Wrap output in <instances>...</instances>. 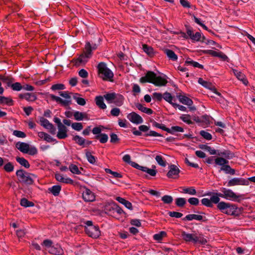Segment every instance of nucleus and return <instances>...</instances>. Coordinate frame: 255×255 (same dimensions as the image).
Wrapping results in <instances>:
<instances>
[{
  "mask_svg": "<svg viewBox=\"0 0 255 255\" xmlns=\"http://www.w3.org/2000/svg\"><path fill=\"white\" fill-rule=\"evenodd\" d=\"M139 81L142 83L148 82L157 86H164L167 83L166 79L161 76H157L156 74L152 71H148L145 76L142 77Z\"/></svg>",
  "mask_w": 255,
  "mask_h": 255,
  "instance_id": "nucleus-1",
  "label": "nucleus"
},
{
  "mask_svg": "<svg viewBox=\"0 0 255 255\" xmlns=\"http://www.w3.org/2000/svg\"><path fill=\"white\" fill-rule=\"evenodd\" d=\"M181 237L184 241L187 242H192L194 244L205 245L207 241L203 235L195 232L187 233L184 231L181 233Z\"/></svg>",
  "mask_w": 255,
  "mask_h": 255,
  "instance_id": "nucleus-2",
  "label": "nucleus"
},
{
  "mask_svg": "<svg viewBox=\"0 0 255 255\" xmlns=\"http://www.w3.org/2000/svg\"><path fill=\"white\" fill-rule=\"evenodd\" d=\"M16 175L19 182L25 184H32L34 179L36 178L35 175L27 172L22 169L17 170L16 172Z\"/></svg>",
  "mask_w": 255,
  "mask_h": 255,
  "instance_id": "nucleus-3",
  "label": "nucleus"
},
{
  "mask_svg": "<svg viewBox=\"0 0 255 255\" xmlns=\"http://www.w3.org/2000/svg\"><path fill=\"white\" fill-rule=\"evenodd\" d=\"M104 98L108 103H114L118 107L122 106L124 103V97L122 95L115 93H107L104 95Z\"/></svg>",
  "mask_w": 255,
  "mask_h": 255,
  "instance_id": "nucleus-4",
  "label": "nucleus"
},
{
  "mask_svg": "<svg viewBox=\"0 0 255 255\" xmlns=\"http://www.w3.org/2000/svg\"><path fill=\"white\" fill-rule=\"evenodd\" d=\"M98 69L101 77L104 80L112 81L114 76L112 71L107 67L106 63H100L98 65Z\"/></svg>",
  "mask_w": 255,
  "mask_h": 255,
  "instance_id": "nucleus-5",
  "label": "nucleus"
},
{
  "mask_svg": "<svg viewBox=\"0 0 255 255\" xmlns=\"http://www.w3.org/2000/svg\"><path fill=\"white\" fill-rule=\"evenodd\" d=\"M217 207L223 213L227 215L233 214L236 209L235 205L225 202H219L218 204Z\"/></svg>",
  "mask_w": 255,
  "mask_h": 255,
  "instance_id": "nucleus-6",
  "label": "nucleus"
},
{
  "mask_svg": "<svg viewBox=\"0 0 255 255\" xmlns=\"http://www.w3.org/2000/svg\"><path fill=\"white\" fill-rule=\"evenodd\" d=\"M88 45L85 47L83 53L81 54L79 57L75 60V64L76 66H79L81 64H85L87 62L88 60L91 57L92 55L90 54L88 50Z\"/></svg>",
  "mask_w": 255,
  "mask_h": 255,
  "instance_id": "nucleus-7",
  "label": "nucleus"
},
{
  "mask_svg": "<svg viewBox=\"0 0 255 255\" xmlns=\"http://www.w3.org/2000/svg\"><path fill=\"white\" fill-rule=\"evenodd\" d=\"M249 182L248 180L243 178H233L228 182L227 186L229 187L236 185H248Z\"/></svg>",
  "mask_w": 255,
  "mask_h": 255,
  "instance_id": "nucleus-8",
  "label": "nucleus"
},
{
  "mask_svg": "<svg viewBox=\"0 0 255 255\" xmlns=\"http://www.w3.org/2000/svg\"><path fill=\"white\" fill-rule=\"evenodd\" d=\"M225 199L233 201H239L241 196L236 194L232 190L224 188Z\"/></svg>",
  "mask_w": 255,
  "mask_h": 255,
  "instance_id": "nucleus-9",
  "label": "nucleus"
},
{
  "mask_svg": "<svg viewBox=\"0 0 255 255\" xmlns=\"http://www.w3.org/2000/svg\"><path fill=\"white\" fill-rule=\"evenodd\" d=\"M85 232L89 236L93 238H97L100 235V231L97 226L86 227Z\"/></svg>",
  "mask_w": 255,
  "mask_h": 255,
  "instance_id": "nucleus-10",
  "label": "nucleus"
},
{
  "mask_svg": "<svg viewBox=\"0 0 255 255\" xmlns=\"http://www.w3.org/2000/svg\"><path fill=\"white\" fill-rule=\"evenodd\" d=\"M177 98L180 103L188 106V108L190 111H194L196 110V108L194 106H192L193 102L191 99L186 96L181 95H178Z\"/></svg>",
  "mask_w": 255,
  "mask_h": 255,
  "instance_id": "nucleus-11",
  "label": "nucleus"
},
{
  "mask_svg": "<svg viewBox=\"0 0 255 255\" xmlns=\"http://www.w3.org/2000/svg\"><path fill=\"white\" fill-rule=\"evenodd\" d=\"M127 118L132 123L139 124L143 123V119L141 116L135 112L129 113L127 116Z\"/></svg>",
  "mask_w": 255,
  "mask_h": 255,
  "instance_id": "nucleus-12",
  "label": "nucleus"
},
{
  "mask_svg": "<svg viewBox=\"0 0 255 255\" xmlns=\"http://www.w3.org/2000/svg\"><path fill=\"white\" fill-rule=\"evenodd\" d=\"M40 123L42 127L47 129H49L52 134L55 133L56 128H54V126L49 122L48 120L44 118H41L40 119Z\"/></svg>",
  "mask_w": 255,
  "mask_h": 255,
  "instance_id": "nucleus-13",
  "label": "nucleus"
},
{
  "mask_svg": "<svg viewBox=\"0 0 255 255\" xmlns=\"http://www.w3.org/2000/svg\"><path fill=\"white\" fill-rule=\"evenodd\" d=\"M82 197L85 202H93L95 200L94 193L90 189L86 188L83 192Z\"/></svg>",
  "mask_w": 255,
  "mask_h": 255,
  "instance_id": "nucleus-14",
  "label": "nucleus"
},
{
  "mask_svg": "<svg viewBox=\"0 0 255 255\" xmlns=\"http://www.w3.org/2000/svg\"><path fill=\"white\" fill-rule=\"evenodd\" d=\"M169 170L167 174L169 178H176L178 176L180 170L177 166L174 164H171L169 166Z\"/></svg>",
  "mask_w": 255,
  "mask_h": 255,
  "instance_id": "nucleus-15",
  "label": "nucleus"
},
{
  "mask_svg": "<svg viewBox=\"0 0 255 255\" xmlns=\"http://www.w3.org/2000/svg\"><path fill=\"white\" fill-rule=\"evenodd\" d=\"M187 33L189 37L193 41H199L201 38V33L199 32H196L194 33L192 29L189 27L187 28Z\"/></svg>",
  "mask_w": 255,
  "mask_h": 255,
  "instance_id": "nucleus-16",
  "label": "nucleus"
},
{
  "mask_svg": "<svg viewBox=\"0 0 255 255\" xmlns=\"http://www.w3.org/2000/svg\"><path fill=\"white\" fill-rule=\"evenodd\" d=\"M58 131L57 136L59 139H64L67 136V129L64 125H60L58 126Z\"/></svg>",
  "mask_w": 255,
  "mask_h": 255,
  "instance_id": "nucleus-17",
  "label": "nucleus"
},
{
  "mask_svg": "<svg viewBox=\"0 0 255 255\" xmlns=\"http://www.w3.org/2000/svg\"><path fill=\"white\" fill-rule=\"evenodd\" d=\"M16 147L21 152L27 153L29 151V145L28 143L23 142H18L16 143Z\"/></svg>",
  "mask_w": 255,
  "mask_h": 255,
  "instance_id": "nucleus-18",
  "label": "nucleus"
},
{
  "mask_svg": "<svg viewBox=\"0 0 255 255\" xmlns=\"http://www.w3.org/2000/svg\"><path fill=\"white\" fill-rule=\"evenodd\" d=\"M232 71L234 75L239 80L241 81L245 85H248V81L243 73L236 69H233Z\"/></svg>",
  "mask_w": 255,
  "mask_h": 255,
  "instance_id": "nucleus-19",
  "label": "nucleus"
},
{
  "mask_svg": "<svg viewBox=\"0 0 255 255\" xmlns=\"http://www.w3.org/2000/svg\"><path fill=\"white\" fill-rule=\"evenodd\" d=\"M179 189L181 190L180 192L181 193L188 194L190 195H195L197 193L196 189L193 187H180Z\"/></svg>",
  "mask_w": 255,
  "mask_h": 255,
  "instance_id": "nucleus-20",
  "label": "nucleus"
},
{
  "mask_svg": "<svg viewBox=\"0 0 255 255\" xmlns=\"http://www.w3.org/2000/svg\"><path fill=\"white\" fill-rule=\"evenodd\" d=\"M49 253L55 255H62L63 254V251L61 247L58 245L52 246L48 250Z\"/></svg>",
  "mask_w": 255,
  "mask_h": 255,
  "instance_id": "nucleus-21",
  "label": "nucleus"
},
{
  "mask_svg": "<svg viewBox=\"0 0 255 255\" xmlns=\"http://www.w3.org/2000/svg\"><path fill=\"white\" fill-rule=\"evenodd\" d=\"M55 177L58 181L60 182L68 184H72L73 183V180L72 179L70 178H65L63 176V175L60 173H56Z\"/></svg>",
  "mask_w": 255,
  "mask_h": 255,
  "instance_id": "nucleus-22",
  "label": "nucleus"
},
{
  "mask_svg": "<svg viewBox=\"0 0 255 255\" xmlns=\"http://www.w3.org/2000/svg\"><path fill=\"white\" fill-rule=\"evenodd\" d=\"M104 97L101 96H97L95 98V102L97 106L101 109H106L107 108V106L104 103Z\"/></svg>",
  "mask_w": 255,
  "mask_h": 255,
  "instance_id": "nucleus-23",
  "label": "nucleus"
},
{
  "mask_svg": "<svg viewBox=\"0 0 255 255\" xmlns=\"http://www.w3.org/2000/svg\"><path fill=\"white\" fill-rule=\"evenodd\" d=\"M0 80L7 85L8 87H10L11 84L14 81V79L12 77L5 75H0Z\"/></svg>",
  "mask_w": 255,
  "mask_h": 255,
  "instance_id": "nucleus-24",
  "label": "nucleus"
},
{
  "mask_svg": "<svg viewBox=\"0 0 255 255\" xmlns=\"http://www.w3.org/2000/svg\"><path fill=\"white\" fill-rule=\"evenodd\" d=\"M73 116L74 117V118L77 121H82L84 119L86 120H88V118L87 116V114L86 113L80 112L79 111L75 112Z\"/></svg>",
  "mask_w": 255,
  "mask_h": 255,
  "instance_id": "nucleus-25",
  "label": "nucleus"
},
{
  "mask_svg": "<svg viewBox=\"0 0 255 255\" xmlns=\"http://www.w3.org/2000/svg\"><path fill=\"white\" fill-rule=\"evenodd\" d=\"M203 219V217L200 215L189 214L185 216L183 219L184 220L192 221L195 220L197 221H201Z\"/></svg>",
  "mask_w": 255,
  "mask_h": 255,
  "instance_id": "nucleus-26",
  "label": "nucleus"
},
{
  "mask_svg": "<svg viewBox=\"0 0 255 255\" xmlns=\"http://www.w3.org/2000/svg\"><path fill=\"white\" fill-rule=\"evenodd\" d=\"M215 166L216 165H219L221 166V167L223 166L224 165H225L226 164L229 163V161L223 157H216L215 159Z\"/></svg>",
  "mask_w": 255,
  "mask_h": 255,
  "instance_id": "nucleus-27",
  "label": "nucleus"
},
{
  "mask_svg": "<svg viewBox=\"0 0 255 255\" xmlns=\"http://www.w3.org/2000/svg\"><path fill=\"white\" fill-rule=\"evenodd\" d=\"M116 200L118 201L120 203L125 205V206L128 209H132V205L130 202L126 200L124 198H123L121 197H117L116 198Z\"/></svg>",
  "mask_w": 255,
  "mask_h": 255,
  "instance_id": "nucleus-28",
  "label": "nucleus"
},
{
  "mask_svg": "<svg viewBox=\"0 0 255 255\" xmlns=\"http://www.w3.org/2000/svg\"><path fill=\"white\" fill-rule=\"evenodd\" d=\"M13 101L11 99L4 96H0V104L3 105L11 106Z\"/></svg>",
  "mask_w": 255,
  "mask_h": 255,
  "instance_id": "nucleus-29",
  "label": "nucleus"
},
{
  "mask_svg": "<svg viewBox=\"0 0 255 255\" xmlns=\"http://www.w3.org/2000/svg\"><path fill=\"white\" fill-rule=\"evenodd\" d=\"M220 171H223L226 174L234 175L235 174V170L232 169L228 164H225L220 168Z\"/></svg>",
  "mask_w": 255,
  "mask_h": 255,
  "instance_id": "nucleus-30",
  "label": "nucleus"
},
{
  "mask_svg": "<svg viewBox=\"0 0 255 255\" xmlns=\"http://www.w3.org/2000/svg\"><path fill=\"white\" fill-rule=\"evenodd\" d=\"M136 107L142 112L148 115H151L153 113V111L151 109L146 108L140 104H136Z\"/></svg>",
  "mask_w": 255,
  "mask_h": 255,
  "instance_id": "nucleus-31",
  "label": "nucleus"
},
{
  "mask_svg": "<svg viewBox=\"0 0 255 255\" xmlns=\"http://www.w3.org/2000/svg\"><path fill=\"white\" fill-rule=\"evenodd\" d=\"M61 187L59 185H54L52 187L48 188V190L53 195L56 196H58L61 191Z\"/></svg>",
  "mask_w": 255,
  "mask_h": 255,
  "instance_id": "nucleus-32",
  "label": "nucleus"
},
{
  "mask_svg": "<svg viewBox=\"0 0 255 255\" xmlns=\"http://www.w3.org/2000/svg\"><path fill=\"white\" fill-rule=\"evenodd\" d=\"M165 52L167 57L173 61H176L177 60L178 57L174 51L170 49H166Z\"/></svg>",
  "mask_w": 255,
  "mask_h": 255,
  "instance_id": "nucleus-33",
  "label": "nucleus"
},
{
  "mask_svg": "<svg viewBox=\"0 0 255 255\" xmlns=\"http://www.w3.org/2000/svg\"><path fill=\"white\" fill-rule=\"evenodd\" d=\"M16 160L21 165L24 166L25 168H28L30 167V164L28 161L23 157H17Z\"/></svg>",
  "mask_w": 255,
  "mask_h": 255,
  "instance_id": "nucleus-34",
  "label": "nucleus"
},
{
  "mask_svg": "<svg viewBox=\"0 0 255 255\" xmlns=\"http://www.w3.org/2000/svg\"><path fill=\"white\" fill-rule=\"evenodd\" d=\"M142 49L149 56H152L154 54L153 49L151 46L143 44L142 45Z\"/></svg>",
  "mask_w": 255,
  "mask_h": 255,
  "instance_id": "nucleus-35",
  "label": "nucleus"
},
{
  "mask_svg": "<svg viewBox=\"0 0 255 255\" xmlns=\"http://www.w3.org/2000/svg\"><path fill=\"white\" fill-rule=\"evenodd\" d=\"M163 99H164L166 102L170 104L172 106L173 104L175 103L172 102L174 98L171 94L167 92H165L163 95Z\"/></svg>",
  "mask_w": 255,
  "mask_h": 255,
  "instance_id": "nucleus-36",
  "label": "nucleus"
},
{
  "mask_svg": "<svg viewBox=\"0 0 255 255\" xmlns=\"http://www.w3.org/2000/svg\"><path fill=\"white\" fill-rule=\"evenodd\" d=\"M185 64L188 65H192L194 67H197L200 69L203 68V66L202 65L199 64L197 62L194 61L190 58H188L185 61Z\"/></svg>",
  "mask_w": 255,
  "mask_h": 255,
  "instance_id": "nucleus-37",
  "label": "nucleus"
},
{
  "mask_svg": "<svg viewBox=\"0 0 255 255\" xmlns=\"http://www.w3.org/2000/svg\"><path fill=\"white\" fill-rule=\"evenodd\" d=\"M183 131H184L183 128H181L180 127H178V126L172 127L170 128H168V132L171 133V134H174L175 132H182Z\"/></svg>",
  "mask_w": 255,
  "mask_h": 255,
  "instance_id": "nucleus-38",
  "label": "nucleus"
},
{
  "mask_svg": "<svg viewBox=\"0 0 255 255\" xmlns=\"http://www.w3.org/2000/svg\"><path fill=\"white\" fill-rule=\"evenodd\" d=\"M219 156H224L225 158L227 159H231L233 157V154L229 150H225L223 152H219L217 154Z\"/></svg>",
  "mask_w": 255,
  "mask_h": 255,
  "instance_id": "nucleus-39",
  "label": "nucleus"
},
{
  "mask_svg": "<svg viewBox=\"0 0 255 255\" xmlns=\"http://www.w3.org/2000/svg\"><path fill=\"white\" fill-rule=\"evenodd\" d=\"M73 99L75 100L77 103L81 106H84L86 104V101L84 99L79 97L78 94H76L73 96Z\"/></svg>",
  "mask_w": 255,
  "mask_h": 255,
  "instance_id": "nucleus-40",
  "label": "nucleus"
},
{
  "mask_svg": "<svg viewBox=\"0 0 255 255\" xmlns=\"http://www.w3.org/2000/svg\"><path fill=\"white\" fill-rule=\"evenodd\" d=\"M73 140L79 145L84 146L85 140L84 138L79 135H75L73 137Z\"/></svg>",
  "mask_w": 255,
  "mask_h": 255,
  "instance_id": "nucleus-41",
  "label": "nucleus"
},
{
  "mask_svg": "<svg viewBox=\"0 0 255 255\" xmlns=\"http://www.w3.org/2000/svg\"><path fill=\"white\" fill-rule=\"evenodd\" d=\"M186 203V199L184 198L180 197L175 199V204L178 207H182L185 205Z\"/></svg>",
  "mask_w": 255,
  "mask_h": 255,
  "instance_id": "nucleus-42",
  "label": "nucleus"
},
{
  "mask_svg": "<svg viewBox=\"0 0 255 255\" xmlns=\"http://www.w3.org/2000/svg\"><path fill=\"white\" fill-rule=\"evenodd\" d=\"M97 139H99L100 142L104 143L107 142L108 136L105 133H101L100 135L96 136Z\"/></svg>",
  "mask_w": 255,
  "mask_h": 255,
  "instance_id": "nucleus-43",
  "label": "nucleus"
},
{
  "mask_svg": "<svg viewBox=\"0 0 255 255\" xmlns=\"http://www.w3.org/2000/svg\"><path fill=\"white\" fill-rule=\"evenodd\" d=\"M20 205L24 207H32L34 204L32 202L28 201L25 198H22L20 201Z\"/></svg>",
  "mask_w": 255,
  "mask_h": 255,
  "instance_id": "nucleus-44",
  "label": "nucleus"
},
{
  "mask_svg": "<svg viewBox=\"0 0 255 255\" xmlns=\"http://www.w3.org/2000/svg\"><path fill=\"white\" fill-rule=\"evenodd\" d=\"M111 209L114 211L113 213H117V214L121 215L124 213L123 209L120 208L117 204H114L111 207Z\"/></svg>",
  "mask_w": 255,
  "mask_h": 255,
  "instance_id": "nucleus-45",
  "label": "nucleus"
},
{
  "mask_svg": "<svg viewBox=\"0 0 255 255\" xmlns=\"http://www.w3.org/2000/svg\"><path fill=\"white\" fill-rule=\"evenodd\" d=\"M180 119L184 123H187L188 124H192L191 116L189 115H182Z\"/></svg>",
  "mask_w": 255,
  "mask_h": 255,
  "instance_id": "nucleus-46",
  "label": "nucleus"
},
{
  "mask_svg": "<svg viewBox=\"0 0 255 255\" xmlns=\"http://www.w3.org/2000/svg\"><path fill=\"white\" fill-rule=\"evenodd\" d=\"M70 171L74 174H80V171L79 170L78 166L74 164H71L69 167Z\"/></svg>",
  "mask_w": 255,
  "mask_h": 255,
  "instance_id": "nucleus-47",
  "label": "nucleus"
},
{
  "mask_svg": "<svg viewBox=\"0 0 255 255\" xmlns=\"http://www.w3.org/2000/svg\"><path fill=\"white\" fill-rule=\"evenodd\" d=\"M155 160L159 165L162 167H165L166 166L165 161L161 155H156L155 157Z\"/></svg>",
  "mask_w": 255,
  "mask_h": 255,
  "instance_id": "nucleus-48",
  "label": "nucleus"
},
{
  "mask_svg": "<svg viewBox=\"0 0 255 255\" xmlns=\"http://www.w3.org/2000/svg\"><path fill=\"white\" fill-rule=\"evenodd\" d=\"M10 87L13 91H19L22 89V86L19 82H16L15 83H12Z\"/></svg>",
  "mask_w": 255,
  "mask_h": 255,
  "instance_id": "nucleus-49",
  "label": "nucleus"
},
{
  "mask_svg": "<svg viewBox=\"0 0 255 255\" xmlns=\"http://www.w3.org/2000/svg\"><path fill=\"white\" fill-rule=\"evenodd\" d=\"M86 158H87L88 161L90 163L94 164L95 163V162H96L95 157V156L92 155L90 152H89V151L86 152Z\"/></svg>",
  "mask_w": 255,
  "mask_h": 255,
  "instance_id": "nucleus-50",
  "label": "nucleus"
},
{
  "mask_svg": "<svg viewBox=\"0 0 255 255\" xmlns=\"http://www.w3.org/2000/svg\"><path fill=\"white\" fill-rule=\"evenodd\" d=\"M36 96L32 93H25V99L27 101H34L36 99Z\"/></svg>",
  "mask_w": 255,
  "mask_h": 255,
  "instance_id": "nucleus-51",
  "label": "nucleus"
},
{
  "mask_svg": "<svg viewBox=\"0 0 255 255\" xmlns=\"http://www.w3.org/2000/svg\"><path fill=\"white\" fill-rule=\"evenodd\" d=\"M200 134L207 140H211L212 138V135L205 130H201Z\"/></svg>",
  "mask_w": 255,
  "mask_h": 255,
  "instance_id": "nucleus-52",
  "label": "nucleus"
},
{
  "mask_svg": "<svg viewBox=\"0 0 255 255\" xmlns=\"http://www.w3.org/2000/svg\"><path fill=\"white\" fill-rule=\"evenodd\" d=\"M65 89V87L64 85L63 84H54L51 87V89L53 91L64 90Z\"/></svg>",
  "mask_w": 255,
  "mask_h": 255,
  "instance_id": "nucleus-53",
  "label": "nucleus"
},
{
  "mask_svg": "<svg viewBox=\"0 0 255 255\" xmlns=\"http://www.w3.org/2000/svg\"><path fill=\"white\" fill-rule=\"evenodd\" d=\"M161 200L165 204H170L173 201V198L170 195H164L162 197Z\"/></svg>",
  "mask_w": 255,
  "mask_h": 255,
  "instance_id": "nucleus-54",
  "label": "nucleus"
},
{
  "mask_svg": "<svg viewBox=\"0 0 255 255\" xmlns=\"http://www.w3.org/2000/svg\"><path fill=\"white\" fill-rule=\"evenodd\" d=\"M13 135L20 138H25L26 137V134L21 131L14 130L12 133Z\"/></svg>",
  "mask_w": 255,
  "mask_h": 255,
  "instance_id": "nucleus-55",
  "label": "nucleus"
},
{
  "mask_svg": "<svg viewBox=\"0 0 255 255\" xmlns=\"http://www.w3.org/2000/svg\"><path fill=\"white\" fill-rule=\"evenodd\" d=\"M166 236V233L162 231L158 234H155L153 236V239L156 241H160L164 237Z\"/></svg>",
  "mask_w": 255,
  "mask_h": 255,
  "instance_id": "nucleus-56",
  "label": "nucleus"
},
{
  "mask_svg": "<svg viewBox=\"0 0 255 255\" xmlns=\"http://www.w3.org/2000/svg\"><path fill=\"white\" fill-rule=\"evenodd\" d=\"M87 45H88L89 47L88 51L90 52V54L92 55V51L95 50L97 47V45L96 44H91L89 42H87L86 43L85 47H86Z\"/></svg>",
  "mask_w": 255,
  "mask_h": 255,
  "instance_id": "nucleus-57",
  "label": "nucleus"
},
{
  "mask_svg": "<svg viewBox=\"0 0 255 255\" xmlns=\"http://www.w3.org/2000/svg\"><path fill=\"white\" fill-rule=\"evenodd\" d=\"M72 128L77 130L80 131L83 128V125L80 123H74L71 125Z\"/></svg>",
  "mask_w": 255,
  "mask_h": 255,
  "instance_id": "nucleus-58",
  "label": "nucleus"
},
{
  "mask_svg": "<svg viewBox=\"0 0 255 255\" xmlns=\"http://www.w3.org/2000/svg\"><path fill=\"white\" fill-rule=\"evenodd\" d=\"M4 169L8 172H11L14 169V166L12 163L8 162L4 166Z\"/></svg>",
  "mask_w": 255,
  "mask_h": 255,
  "instance_id": "nucleus-59",
  "label": "nucleus"
},
{
  "mask_svg": "<svg viewBox=\"0 0 255 255\" xmlns=\"http://www.w3.org/2000/svg\"><path fill=\"white\" fill-rule=\"evenodd\" d=\"M152 125L156 128L162 129V130L168 132V128H166L164 125L160 124L154 121L153 122Z\"/></svg>",
  "mask_w": 255,
  "mask_h": 255,
  "instance_id": "nucleus-60",
  "label": "nucleus"
},
{
  "mask_svg": "<svg viewBox=\"0 0 255 255\" xmlns=\"http://www.w3.org/2000/svg\"><path fill=\"white\" fill-rule=\"evenodd\" d=\"M188 202L192 205L197 206L199 203V199L197 198L191 197L188 199Z\"/></svg>",
  "mask_w": 255,
  "mask_h": 255,
  "instance_id": "nucleus-61",
  "label": "nucleus"
},
{
  "mask_svg": "<svg viewBox=\"0 0 255 255\" xmlns=\"http://www.w3.org/2000/svg\"><path fill=\"white\" fill-rule=\"evenodd\" d=\"M202 204L206 206L207 207H212V203L211 202V199H209L208 198H203L201 200Z\"/></svg>",
  "mask_w": 255,
  "mask_h": 255,
  "instance_id": "nucleus-62",
  "label": "nucleus"
},
{
  "mask_svg": "<svg viewBox=\"0 0 255 255\" xmlns=\"http://www.w3.org/2000/svg\"><path fill=\"white\" fill-rule=\"evenodd\" d=\"M168 214L170 217L176 218H181L183 216L182 213L175 211L169 212Z\"/></svg>",
  "mask_w": 255,
  "mask_h": 255,
  "instance_id": "nucleus-63",
  "label": "nucleus"
},
{
  "mask_svg": "<svg viewBox=\"0 0 255 255\" xmlns=\"http://www.w3.org/2000/svg\"><path fill=\"white\" fill-rule=\"evenodd\" d=\"M120 112H121V111L119 108H114L111 110V114L113 116L117 117L120 115Z\"/></svg>",
  "mask_w": 255,
  "mask_h": 255,
  "instance_id": "nucleus-64",
  "label": "nucleus"
}]
</instances>
